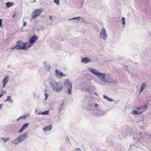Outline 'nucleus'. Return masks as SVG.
I'll return each mask as SVG.
<instances>
[{"label": "nucleus", "mask_w": 151, "mask_h": 151, "mask_svg": "<svg viewBox=\"0 0 151 151\" xmlns=\"http://www.w3.org/2000/svg\"><path fill=\"white\" fill-rule=\"evenodd\" d=\"M86 106H84V109L87 111H90V110L92 111H94L96 112V113H93V114L96 116H101L104 114L106 111H107V109H106L105 111H100V109L98 107V104H86Z\"/></svg>", "instance_id": "obj_1"}, {"label": "nucleus", "mask_w": 151, "mask_h": 151, "mask_svg": "<svg viewBox=\"0 0 151 151\" xmlns=\"http://www.w3.org/2000/svg\"><path fill=\"white\" fill-rule=\"evenodd\" d=\"M89 70L95 76H97L101 80L105 82H107L110 79V75L100 72L98 70L94 68H90Z\"/></svg>", "instance_id": "obj_2"}, {"label": "nucleus", "mask_w": 151, "mask_h": 151, "mask_svg": "<svg viewBox=\"0 0 151 151\" xmlns=\"http://www.w3.org/2000/svg\"><path fill=\"white\" fill-rule=\"evenodd\" d=\"M49 85L52 90L56 92H60L62 90V84L54 80H52L50 82Z\"/></svg>", "instance_id": "obj_3"}, {"label": "nucleus", "mask_w": 151, "mask_h": 151, "mask_svg": "<svg viewBox=\"0 0 151 151\" xmlns=\"http://www.w3.org/2000/svg\"><path fill=\"white\" fill-rule=\"evenodd\" d=\"M148 104H144V105L135 108V110H134L132 112L133 114L137 115L141 114L143 111L147 109Z\"/></svg>", "instance_id": "obj_4"}, {"label": "nucleus", "mask_w": 151, "mask_h": 151, "mask_svg": "<svg viewBox=\"0 0 151 151\" xmlns=\"http://www.w3.org/2000/svg\"><path fill=\"white\" fill-rule=\"evenodd\" d=\"M17 45L14 47H12L11 49L14 50H26L27 43H23L22 42L18 41Z\"/></svg>", "instance_id": "obj_5"}, {"label": "nucleus", "mask_w": 151, "mask_h": 151, "mask_svg": "<svg viewBox=\"0 0 151 151\" xmlns=\"http://www.w3.org/2000/svg\"><path fill=\"white\" fill-rule=\"evenodd\" d=\"M64 86L67 89L68 93L69 94L71 93V89L72 88V84L70 83L68 81V79L65 80L64 83Z\"/></svg>", "instance_id": "obj_6"}, {"label": "nucleus", "mask_w": 151, "mask_h": 151, "mask_svg": "<svg viewBox=\"0 0 151 151\" xmlns=\"http://www.w3.org/2000/svg\"><path fill=\"white\" fill-rule=\"evenodd\" d=\"M42 12L41 9H35L32 14V17L33 19L37 17L40 15Z\"/></svg>", "instance_id": "obj_7"}, {"label": "nucleus", "mask_w": 151, "mask_h": 151, "mask_svg": "<svg viewBox=\"0 0 151 151\" xmlns=\"http://www.w3.org/2000/svg\"><path fill=\"white\" fill-rule=\"evenodd\" d=\"M107 34L106 33V29L104 28H103L101 31L99 37L101 39H103L106 40L107 38Z\"/></svg>", "instance_id": "obj_8"}, {"label": "nucleus", "mask_w": 151, "mask_h": 151, "mask_svg": "<svg viewBox=\"0 0 151 151\" xmlns=\"http://www.w3.org/2000/svg\"><path fill=\"white\" fill-rule=\"evenodd\" d=\"M27 134L24 133L23 134L20 135L17 138L19 142L20 143L23 141L27 137Z\"/></svg>", "instance_id": "obj_9"}, {"label": "nucleus", "mask_w": 151, "mask_h": 151, "mask_svg": "<svg viewBox=\"0 0 151 151\" xmlns=\"http://www.w3.org/2000/svg\"><path fill=\"white\" fill-rule=\"evenodd\" d=\"M55 73H56V76L58 78H61L62 77L66 76V75L64 74L63 72L57 69L55 70Z\"/></svg>", "instance_id": "obj_10"}, {"label": "nucleus", "mask_w": 151, "mask_h": 151, "mask_svg": "<svg viewBox=\"0 0 151 151\" xmlns=\"http://www.w3.org/2000/svg\"><path fill=\"white\" fill-rule=\"evenodd\" d=\"M38 38V37L37 36L34 35L32 36L29 40V42L31 44H32L35 43L36 40Z\"/></svg>", "instance_id": "obj_11"}, {"label": "nucleus", "mask_w": 151, "mask_h": 151, "mask_svg": "<svg viewBox=\"0 0 151 151\" xmlns=\"http://www.w3.org/2000/svg\"><path fill=\"white\" fill-rule=\"evenodd\" d=\"M29 125V123H27L24 124L21 128L19 130L18 132L19 133H20L22 132L24 129H25Z\"/></svg>", "instance_id": "obj_12"}, {"label": "nucleus", "mask_w": 151, "mask_h": 151, "mask_svg": "<svg viewBox=\"0 0 151 151\" xmlns=\"http://www.w3.org/2000/svg\"><path fill=\"white\" fill-rule=\"evenodd\" d=\"M91 61V60L87 58H83L81 60V62L85 63H88Z\"/></svg>", "instance_id": "obj_13"}, {"label": "nucleus", "mask_w": 151, "mask_h": 151, "mask_svg": "<svg viewBox=\"0 0 151 151\" xmlns=\"http://www.w3.org/2000/svg\"><path fill=\"white\" fill-rule=\"evenodd\" d=\"M14 4V3L12 2H9L6 3V6L7 8L13 6Z\"/></svg>", "instance_id": "obj_14"}, {"label": "nucleus", "mask_w": 151, "mask_h": 151, "mask_svg": "<svg viewBox=\"0 0 151 151\" xmlns=\"http://www.w3.org/2000/svg\"><path fill=\"white\" fill-rule=\"evenodd\" d=\"M29 116V114H28L27 115V114H26V115L21 116L19 117V118H18V119H16V121H18L20 119H25L26 118V117L27 116Z\"/></svg>", "instance_id": "obj_15"}, {"label": "nucleus", "mask_w": 151, "mask_h": 151, "mask_svg": "<svg viewBox=\"0 0 151 151\" xmlns=\"http://www.w3.org/2000/svg\"><path fill=\"white\" fill-rule=\"evenodd\" d=\"M52 125H49V126L47 127H46L44 128L43 129V130L45 131H46L50 130L52 129Z\"/></svg>", "instance_id": "obj_16"}, {"label": "nucleus", "mask_w": 151, "mask_h": 151, "mask_svg": "<svg viewBox=\"0 0 151 151\" xmlns=\"http://www.w3.org/2000/svg\"><path fill=\"white\" fill-rule=\"evenodd\" d=\"M146 86V84L145 83H143L140 87V93L142 92Z\"/></svg>", "instance_id": "obj_17"}, {"label": "nucleus", "mask_w": 151, "mask_h": 151, "mask_svg": "<svg viewBox=\"0 0 151 151\" xmlns=\"http://www.w3.org/2000/svg\"><path fill=\"white\" fill-rule=\"evenodd\" d=\"M49 111H46L42 112L41 113L40 112H39L37 113L38 114H41L42 115H47L49 113Z\"/></svg>", "instance_id": "obj_18"}, {"label": "nucleus", "mask_w": 151, "mask_h": 151, "mask_svg": "<svg viewBox=\"0 0 151 151\" xmlns=\"http://www.w3.org/2000/svg\"><path fill=\"white\" fill-rule=\"evenodd\" d=\"M10 139V138L9 137L6 138L1 137V139L4 142V143L6 142L7 141L9 140Z\"/></svg>", "instance_id": "obj_19"}, {"label": "nucleus", "mask_w": 151, "mask_h": 151, "mask_svg": "<svg viewBox=\"0 0 151 151\" xmlns=\"http://www.w3.org/2000/svg\"><path fill=\"white\" fill-rule=\"evenodd\" d=\"M5 101H9V103H13V100L11 99V96H8L7 99Z\"/></svg>", "instance_id": "obj_20"}, {"label": "nucleus", "mask_w": 151, "mask_h": 151, "mask_svg": "<svg viewBox=\"0 0 151 151\" xmlns=\"http://www.w3.org/2000/svg\"><path fill=\"white\" fill-rule=\"evenodd\" d=\"M8 76H6L5 77H4L2 81L3 83H7V82L9 81V79H8Z\"/></svg>", "instance_id": "obj_21"}, {"label": "nucleus", "mask_w": 151, "mask_h": 151, "mask_svg": "<svg viewBox=\"0 0 151 151\" xmlns=\"http://www.w3.org/2000/svg\"><path fill=\"white\" fill-rule=\"evenodd\" d=\"M12 143L13 144H17L18 143H19L17 138L15 139L13 141H12Z\"/></svg>", "instance_id": "obj_22"}, {"label": "nucleus", "mask_w": 151, "mask_h": 151, "mask_svg": "<svg viewBox=\"0 0 151 151\" xmlns=\"http://www.w3.org/2000/svg\"><path fill=\"white\" fill-rule=\"evenodd\" d=\"M44 95L45 97V100H46L49 96V94L48 93H47V91L45 90V94Z\"/></svg>", "instance_id": "obj_23"}, {"label": "nucleus", "mask_w": 151, "mask_h": 151, "mask_svg": "<svg viewBox=\"0 0 151 151\" xmlns=\"http://www.w3.org/2000/svg\"><path fill=\"white\" fill-rule=\"evenodd\" d=\"M82 18L81 17H74L72 19H68L69 20H79L80 19H81Z\"/></svg>", "instance_id": "obj_24"}, {"label": "nucleus", "mask_w": 151, "mask_h": 151, "mask_svg": "<svg viewBox=\"0 0 151 151\" xmlns=\"http://www.w3.org/2000/svg\"><path fill=\"white\" fill-rule=\"evenodd\" d=\"M122 24L124 26L125 24V18L124 17H122Z\"/></svg>", "instance_id": "obj_25"}, {"label": "nucleus", "mask_w": 151, "mask_h": 151, "mask_svg": "<svg viewBox=\"0 0 151 151\" xmlns=\"http://www.w3.org/2000/svg\"><path fill=\"white\" fill-rule=\"evenodd\" d=\"M65 139L66 140V142L68 144L69 143H70V141L69 139V138L68 136H67V137H65Z\"/></svg>", "instance_id": "obj_26"}, {"label": "nucleus", "mask_w": 151, "mask_h": 151, "mask_svg": "<svg viewBox=\"0 0 151 151\" xmlns=\"http://www.w3.org/2000/svg\"><path fill=\"white\" fill-rule=\"evenodd\" d=\"M63 105L64 104H60V107L59 108V112H60V111L62 110L63 109Z\"/></svg>", "instance_id": "obj_27"}, {"label": "nucleus", "mask_w": 151, "mask_h": 151, "mask_svg": "<svg viewBox=\"0 0 151 151\" xmlns=\"http://www.w3.org/2000/svg\"><path fill=\"white\" fill-rule=\"evenodd\" d=\"M45 68L47 70L49 71L50 69V66L49 65H46L45 66Z\"/></svg>", "instance_id": "obj_28"}, {"label": "nucleus", "mask_w": 151, "mask_h": 151, "mask_svg": "<svg viewBox=\"0 0 151 151\" xmlns=\"http://www.w3.org/2000/svg\"><path fill=\"white\" fill-rule=\"evenodd\" d=\"M60 0H54V2L57 5H58L59 4V1Z\"/></svg>", "instance_id": "obj_29"}, {"label": "nucleus", "mask_w": 151, "mask_h": 151, "mask_svg": "<svg viewBox=\"0 0 151 151\" xmlns=\"http://www.w3.org/2000/svg\"><path fill=\"white\" fill-rule=\"evenodd\" d=\"M107 100L108 101H115L114 100H113V99H110V98H109V97L107 99Z\"/></svg>", "instance_id": "obj_30"}, {"label": "nucleus", "mask_w": 151, "mask_h": 151, "mask_svg": "<svg viewBox=\"0 0 151 151\" xmlns=\"http://www.w3.org/2000/svg\"><path fill=\"white\" fill-rule=\"evenodd\" d=\"M1 91H3V92L0 94V98L3 95L4 93L5 92V91H3L2 90Z\"/></svg>", "instance_id": "obj_31"}, {"label": "nucleus", "mask_w": 151, "mask_h": 151, "mask_svg": "<svg viewBox=\"0 0 151 151\" xmlns=\"http://www.w3.org/2000/svg\"><path fill=\"white\" fill-rule=\"evenodd\" d=\"M76 151H81V150L79 148H77L76 149Z\"/></svg>", "instance_id": "obj_32"}, {"label": "nucleus", "mask_w": 151, "mask_h": 151, "mask_svg": "<svg viewBox=\"0 0 151 151\" xmlns=\"http://www.w3.org/2000/svg\"><path fill=\"white\" fill-rule=\"evenodd\" d=\"M103 96L104 99H107L108 98V97L107 96H106L104 95H103Z\"/></svg>", "instance_id": "obj_33"}, {"label": "nucleus", "mask_w": 151, "mask_h": 151, "mask_svg": "<svg viewBox=\"0 0 151 151\" xmlns=\"http://www.w3.org/2000/svg\"><path fill=\"white\" fill-rule=\"evenodd\" d=\"M49 19H50L51 20V22L52 21V17L51 16H50L49 17Z\"/></svg>", "instance_id": "obj_34"}, {"label": "nucleus", "mask_w": 151, "mask_h": 151, "mask_svg": "<svg viewBox=\"0 0 151 151\" xmlns=\"http://www.w3.org/2000/svg\"><path fill=\"white\" fill-rule=\"evenodd\" d=\"M27 24V23L26 22H24L23 24V26L24 27Z\"/></svg>", "instance_id": "obj_35"}, {"label": "nucleus", "mask_w": 151, "mask_h": 151, "mask_svg": "<svg viewBox=\"0 0 151 151\" xmlns=\"http://www.w3.org/2000/svg\"><path fill=\"white\" fill-rule=\"evenodd\" d=\"M6 84L7 83H3V88H4L5 87V86L6 85Z\"/></svg>", "instance_id": "obj_36"}, {"label": "nucleus", "mask_w": 151, "mask_h": 151, "mask_svg": "<svg viewBox=\"0 0 151 151\" xmlns=\"http://www.w3.org/2000/svg\"><path fill=\"white\" fill-rule=\"evenodd\" d=\"M117 83V80H115V82L114 81H113L112 83Z\"/></svg>", "instance_id": "obj_37"}, {"label": "nucleus", "mask_w": 151, "mask_h": 151, "mask_svg": "<svg viewBox=\"0 0 151 151\" xmlns=\"http://www.w3.org/2000/svg\"><path fill=\"white\" fill-rule=\"evenodd\" d=\"M31 45H32V44H29V45L27 46V47H28V48L30 47H31Z\"/></svg>", "instance_id": "obj_38"}, {"label": "nucleus", "mask_w": 151, "mask_h": 151, "mask_svg": "<svg viewBox=\"0 0 151 151\" xmlns=\"http://www.w3.org/2000/svg\"><path fill=\"white\" fill-rule=\"evenodd\" d=\"M2 19H0V24H1V23H2Z\"/></svg>", "instance_id": "obj_39"}, {"label": "nucleus", "mask_w": 151, "mask_h": 151, "mask_svg": "<svg viewBox=\"0 0 151 151\" xmlns=\"http://www.w3.org/2000/svg\"><path fill=\"white\" fill-rule=\"evenodd\" d=\"M15 15H16L15 13L14 14V15L13 16V17H12L13 18H14L15 17Z\"/></svg>", "instance_id": "obj_40"}, {"label": "nucleus", "mask_w": 151, "mask_h": 151, "mask_svg": "<svg viewBox=\"0 0 151 151\" xmlns=\"http://www.w3.org/2000/svg\"><path fill=\"white\" fill-rule=\"evenodd\" d=\"M142 132H140L139 133V135H141L142 134Z\"/></svg>", "instance_id": "obj_41"}, {"label": "nucleus", "mask_w": 151, "mask_h": 151, "mask_svg": "<svg viewBox=\"0 0 151 151\" xmlns=\"http://www.w3.org/2000/svg\"><path fill=\"white\" fill-rule=\"evenodd\" d=\"M2 104H0V109H1L2 108Z\"/></svg>", "instance_id": "obj_42"}, {"label": "nucleus", "mask_w": 151, "mask_h": 151, "mask_svg": "<svg viewBox=\"0 0 151 151\" xmlns=\"http://www.w3.org/2000/svg\"><path fill=\"white\" fill-rule=\"evenodd\" d=\"M119 101V100H118L115 102V104L117 103Z\"/></svg>", "instance_id": "obj_43"}, {"label": "nucleus", "mask_w": 151, "mask_h": 151, "mask_svg": "<svg viewBox=\"0 0 151 151\" xmlns=\"http://www.w3.org/2000/svg\"><path fill=\"white\" fill-rule=\"evenodd\" d=\"M36 0H34V1L32 2H35L36 1Z\"/></svg>", "instance_id": "obj_44"}, {"label": "nucleus", "mask_w": 151, "mask_h": 151, "mask_svg": "<svg viewBox=\"0 0 151 151\" xmlns=\"http://www.w3.org/2000/svg\"><path fill=\"white\" fill-rule=\"evenodd\" d=\"M0 27H2V23H1V24H0Z\"/></svg>", "instance_id": "obj_45"}, {"label": "nucleus", "mask_w": 151, "mask_h": 151, "mask_svg": "<svg viewBox=\"0 0 151 151\" xmlns=\"http://www.w3.org/2000/svg\"><path fill=\"white\" fill-rule=\"evenodd\" d=\"M30 20H31V21H32V19H31Z\"/></svg>", "instance_id": "obj_46"}, {"label": "nucleus", "mask_w": 151, "mask_h": 151, "mask_svg": "<svg viewBox=\"0 0 151 151\" xmlns=\"http://www.w3.org/2000/svg\"><path fill=\"white\" fill-rule=\"evenodd\" d=\"M106 142H108V141H107V140H106Z\"/></svg>", "instance_id": "obj_47"}]
</instances>
